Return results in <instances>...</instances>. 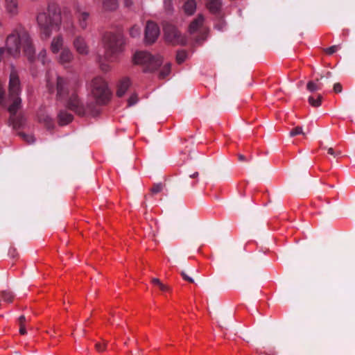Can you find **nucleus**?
I'll return each instance as SVG.
<instances>
[{
    "label": "nucleus",
    "instance_id": "2f4dec72",
    "mask_svg": "<svg viewBox=\"0 0 355 355\" xmlns=\"http://www.w3.org/2000/svg\"><path fill=\"white\" fill-rule=\"evenodd\" d=\"M140 27L135 25L131 28L130 31V34L132 37H137L140 35Z\"/></svg>",
    "mask_w": 355,
    "mask_h": 355
},
{
    "label": "nucleus",
    "instance_id": "c85d7f7f",
    "mask_svg": "<svg viewBox=\"0 0 355 355\" xmlns=\"http://www.w3.org/2000/svg\"><path fill=\"white\" fill-rule=\"evenodd\" d=\"M152 283L155 285H157L159 286V288L162 290V291H168L169 290V287L166 285H164V284H162L160 280L157 278H153L152 279Z\"/></svg>",
    "mask_w": 355,
    "mask_h": 355
},
{
    "label": "nucleus",
    "instance_id": "2eb2a0df",
    "mask_svg": "<svg viewBox=\"0 0 355 355\" xmlns=\"http://www.w3.org/2000/svg\"><path fill=\"white\" fill-rule=\"evenodd\" d=\"M23 47L24 49V53L27 56L28 59L30 61H33L35 59V49L32 44V41L30 37V35L28 34V42H24L23 43Z\"/></svg>",
    "mask_w": 355,
    "mask_h": 355
},
{
    "label": "nucleus",
    "instance_id": "dca6fc26",
    "mask_svg": "<svg viewBox=\"0 0 355 355\" xmlns=\"http://www.w3.org/2000/svg\"><path fill=\"white\" fill-rule=\"evenodd\" d=\"M130 86V79L128 78H122L118 85V89L116 91L117 96L119 97L123 96L125 94Z\"/></svg>",
    "mask_w": 355,
    "mask_h": 355
},
{
    "label": "nucleus",
    "instance_id": "72a5a7b5",
    "mask_svg": "<svg viewBox=\"0 0 355 355\" xmlns=\"http://www.w3.org/2000/svg\"><path fill=\"white\" fill-rule=\"evenodd\" d=\"M162 189H163V186L161 183L155 184L153 185V187L150 189V191L153 194H156V193L162 191Z\"/></svg>",
    "mask_w": 355,
    "mask_h": 355
},
{
    "label": "nucleus",
    "instance_id": "b1692460",
    "mask_svg": "<svg viewBox=\"0 0 355 355\" xmlns=\"http://www.w3.org/2000/svg\"><path fill=\"white\" fill-rule=\"evenodd\" d=\"M170 72H171V64L169 62H167L163 66V67L159 73V77L160 78H164L170 73Z\"/></svg>",
    "mask_w": 355,
    "mask_h": 355
},
{
    "label": "nucleus",
    "instance_id": "a211bd4d",
    "mask_svg": "<svg viewBox=\"0 0 355 355\" xmlns=\"http://www.w3.org/2000/svg\"><path fill=\"white\" fill-rule=\"evenodd\" d=\"M73 119V116L67 112H60L58 114V122L61 125H64L70 123Z\"/></svg>",
    "mask_w": 355,
    "mask_h": 355
},
{
    "label": "nucleus",
    "instance_id": "c03bdc74",
    "mask_svg": "<svg viewBox=\"0 0 355 355\" xmlns=\"http://www.w3.org/2000/svg\"><path fill=\"white\" fill-rule=\"evenodd\" d=\"M165 6H166V8L167 10H172V5H171V3L170 1H166L165 2Z\"/></svg>",
    "mask_w": 355,
    "mask_h": 355
},
{
    "label": "nucleus",
    "instance_id": "473e14b6",
    "mask_svg": "<svg viewBox=\"0 0 355 355\" xmlns=\"http://www.w3.org/2000/svg\"><path fill=\"white\" fill-rule=\"evenodd\" d=\"M340 48H341V46L340 44L334 45V46H331L329 48H327V49H325V51L327 54L331 55L334 53H335L336 51H337L338 50H339Z\"/></svg>",
    "mask_w": 355,
    "mask_h": 355
},
{
    "label": "nucleus",
    "instance_id": "58836bf2",
    "mask_svg": "<svg viewBox=\"0 0 355 355\" xmlns=\"http://www.w3.org/2000/svg\"><path fill=\"white\" fill-rule=\"evenodd\" d=\"M342 90H343L342 85L339 83H337L334 84V91L336 93H340L342 92Z\"/></svg>",
    "mask_w": 355,
    "mask_h": 355
},
{
    "label": "nucleus",
    "instance_id": "6ab92c4d",
    "mask_svg": "<svg viewBox=\"0 0 355 355\" xmlns=\"http://www.w3.org/2000/svg\"><path fill=\"white\" fill-rule=\"evenodd\" d=\"M183 9L184 12L188 15H193L196 9V3L194 0H188L185 2Z\"/></svg>",
    "mask_w": 355,
    "mask_h": 355
},
{
    "label": "nucleus",
    "instance_id": "de8ad7c7",
    "mask_svg": "<svg viewBox=\"0 0 355 355\" xmlns=\"http://www.w3.org/2000/svg\"><path fill=\"white\" fill-rule=\"evenodd\" d=\"M132 4V2L131 1H129V0H125V5L127 6H130Z\"/></svg>",
    "mask_w": 355,
    "mask_h": 355
},
{
    "label": "nucleus",
    "instance_id": "f3484780",
    "mask_svg": "<svg viewBox=\"0 0 355 355\" xmlns=\"http://www.w3.org/2000/svg\"><path fill=\"white\" fill-rule=\"evenodd\" d=\"M89 14L85 11H80L77 15L78 23L79 26L83 29L85 30L88 25Z\"/></svg>",
    "mask_w": 355,
    "mask_h": 355
},
{
    "label": "nucleus",
    "instance_id": "3c124183",
    "mask_svg": "<svg viewBox=\"0 0 355 355\" xmlns=\"http://www.w3.org/2000/svg\"><path fill=\"white\" fill-rule=\"evenodd\" d=\"M32 1H37L38 0H31Z\"/></svg>",
    "mask_w": 355,
    "mask_h": 355
},
{
    "label": "nucleus",
    "instance_id": "a19ab883",
    "mask_svg": "<svg viewBox=\"0 0 355 355\" xmlns=\"http://www.w3.org/2000/svg\"><path fill=\"white\" fill-rule=\"evenodd\" d=\"M19 333H20L21 335H24V334L26 333V328H25V324H19Z\"/></svg>",
    "mask_w": 355,
    "mask_h": 355
},
{
    "label": "nucleus",
    "instance_id": "ea45409f",
    "mask_svg": "<svg viewBox=\"0 0 355 355\" xmlns=\"http://www.w3.org/2000/svg\"><path fill=\"white\" fill-rule=\"evenodd\" d=\"M181 275L182 276L183 279L189 282H191V283H193L194 282V280L193 278L189 277L186 272L184 271H182L181 272Z\"/></svg>",
    "mask_w": 355,
    "mask_h": 355
},
{
    "label": "nucleus",
    "instance_id": "f8f14e48",
    "mask_svg": "<svg viewBox=\"0 0 355 355\" xmlns=\"http://www.w3.org/2000/svg\"><path fill=\"white\" fill-rule=\"evenodd\" d=\"M72 44L74 49L78 54L87 55L89 53V47L84 37L81 35L76 36Z\"/></svg>",
    "mask_w": 355,
    "mask_h": 355
},
{
    "label": "nucleus",
    "instance_id": "cd10ccee",
    "mask_svg": "<svg viewBox=\"0 0 355 355\" xmlns=\"http://www.w3.org/2000/svg\"><path fill=\"white\" fill-rule=\"evenodd\" d=\"M2 297L6 302H11L14 297V295L10 290H6L2 291Z\"/></svg>",
    "mask_w": 355,
    "mask_h": 355
},
{
    "label": "nucleus",
    "instance_id": "7ed1b4c3",
    "mask_svg": "<svg viewBox=\"0 0 355 355\" xmlns=\"http://www.w3.org/2000/svg\"><path fill=\"white\" fill-rule=\"evenodd\" d=\"M102 44L106 59L113 62L123 51L125 42L121 33L106 32L103 35Z\"/></svg>",
    "mask_w": 355,
    "mask_h": 355
},
{
    "label": "nucleus",
    "instance_id": "412c9836",
    "mask_svg": "<svg viewBox=\"0 0 355 355\" xmlns=\"http://www.w3.org/2000/svg\"><path fill=\"white\" fill-rule=\"evenodd\" d=\"M103 6L105 10H114L118 7V3L116 0H103Z\"/></svg>",
    "mask_w": 355,
    "mask_h": 355
},
{
    "label": "nucleus",
    "instance_id": "37998d69",
    "mask_svg": "<svg viewBox=\"0 0 355 355\" xmlns=\"http://www.w3.org/2000/svg\"><path fill=\"white\" fill-rule=\"evenodd\" d=\"M26 319L25 318L24 315H21L19 318V324H24L25 322H26Z\"/></svg>",
    "mask_w": 355,
    "mask_h": 355
},
{
    "label": "nucleus",
    "instance_id": "09e8293b",
    "mask_svg": "<svg viewBox=\"0 0 355 355\" xmlns=\"http://www.w3.org/2000/svg\"><path fill=\"white\" fill-rule=\"evenodd\" d=\"M331 72H327L326 77L327 78H329V77H331Z\"/></svg>",
    "mask_w": 355,
    "mask_h": 355
},
{
    "label": "nucleus",
    "instance_id": "4c0bfd02",
    "mask_svg": "<svg viewBox=\"0 0 355 355\" xmlns=\"http://www.w3.org/2000/svg\"><path fill=\"white\" fill-rule=\"evenodd\" d=\"M327 153L328 154L333 155L334 157H336L340 154V152H335L334 148L331 147L327 148Z\"/></svg>",
    "mask_w": 355,
    "mask_h": 355
},
{
    "label": "nucleus",
    "instance_id": "423d86ee",
    "mask_svg": "<svg viewBox=\"0 0 355 355\" xmlns=\"http://www.w3.org/2000/svg\"><path fill=\"white\" fill-rule=\"evenodd\" d=\"M92 96L98 103H105L110 97V90L105 80L101 76L94 77L89 84Z\"/></svg>",
    "mask_w": 355,
    "mask_h": 355
},
{
    "label": "nucleus",
    "instance_id": "9b49d317",
    "mask_svg": "<svg viewBox=\"0 0 355 355\" xmlns=\"http://www.w3.org/2000/svg\"><path fill=\"white\" fill-rule=\"evenodd\" d=\"M4 9L6 14L11 18L16 17L20 12L19 0H4Z\"/></svg>",
    "mask_w": 355,
    "mask_h": 355
},
{
    "label": "nucleus",
    "instance_id": "4468645a",
    "mask_svg": "<svg viewBox=\"0 0 355 355\" xmlns=\"http://www.w3.org/2000/svg\"><path fill=\"white\" fill-rule=\"evenodd\" d=\"M64 40L62 35H58L55 36L52 39L50 44V50L51 53L53 54H58L65 47L64 46Z\"/></svg>",
    "mask_w": 355,
    "mask_h": 355
},
{
    "label": "nucleus",
    "instance_id": "c756f323",
    "mask_svg": "<svg viewBox=\"0 0 355 355\" xmlns=\"http://www.w3.org/2000/svg\"><path fill=\"white\" fill-rule=\"evenodd\" d=\"M37 58L43 64L48 62L46 50L43 49L38 53Z\"/></svg>",
    "mask_w": 355,
    "mask_h": 355
},
{
    "label": "nucleus",
    "instance_id": "1a4fd4ad",
    "mask_svg": "<svg viewBox=\"0 0 355 355\" xmlns=\"http://www.w3.org/2000/svg\"><path fill=\"white\" fill-rule=\"evenodd\" d=\"M159 35L158 26L153 21H148L145 30V40L148 44L155 42Z\"/></svg>",
    "mask_w": 355,
    "mask_h": 355
},
{
    "label": "nucleus",
    "instance_id": "c9c22d12",
    "mask_svg": "<svg viewBox=\"0 0 355 355\" xmlns=\"http://www.w3.org/2000/svg\"><path fill=\"white\" fill-rule=\"evenodd\" d=\"M107 346V343L105 341L103 342V344L96 343L95 347L98 352H103Z\"/></svg>",
    "mask_w": 355,
    "mask_h": 355
},
{
    "label": "nucleus",
    "instance_id": "7c9ffc66",
    "mask_svg": "<svg viewBox=\"0 0 355 355\" xmlns=\"http://www.w3.org/2000/svg\"><path fill=\"white\" fill-rule=\"evenodd\" d=\"M291 137H295L298 135H304L302 127L297 126L291 130L289 133Z\"/></svg>",
    "mask_w": 355,
    "mask_h": 355
},
{
    "label": "nucleus",
    "instance_id": "49530a36",
    "mask_svg": "<svg viewBox=\"0 0 355 355\" xmlns=\"http://www.w3.org/2000/svg\"><path fill=\"white\" fill-rule=\"evenodd\" d=\"M239 159L241 162H244L245 161V157L243 155H239Z\"/></svg>",
    "mask_w": 355,
    "mask_h": 355
},
{
    "label": "nucleus",
    "instance_id": "f257e3e1",
    "mask_svg": "<svg viewBox=\"0 0 355 355\" xmlns=\"http://www.w3.org/2000/svg\"><path fill=\"white\" fill-rule=\"evenodd\" d=\"M36 19L42 37L47 39L54 31L60 29L62 24L60 8L56 4L50 3L46 10L37 14Z\"/></svg>",
    "mask_w": 355,
    "mask_h": 355
},
{
    "label": "nucleus",
    "instance_id": "4be33fe9",
    "mask_svg": "<svg viewBox=\"0 0 355 355\" xmlns=\"http://www.w3.org/2000/svg\"><path fill=\"white\" fill-rule=\"evenodd\" d=\"M321 84L319 83V79H316L315 81H309L306 85V89L310 92H314L318 89H320Z\"/></svg>",
    "mask_w": 355,
    "mask_h": 355
},
{
    "label": "nucleus",
    "instance_id": "9d476101",
    "mask_svg": "<svg viewBox=\"0 0 355 355\" xmlns=\"http://www.w3.org/2000/svg\"><path fill=\"white\" fill-rule=\"evenodd\" d=\"M73 60V53L67 46L64 47L57 56L58 62L65 68L69 67Z\"/></svg>",
    "mask_w": 355,
    "mask_h": 355
},
{
    "label": "nucleus",
    "instance_id": "20e7f679",
    "mask_svg": "<svg viewBox=\"0 0 355 355\" xmlns=\"http://www.w3.org/2000/svg\"><path fill=\"white\" fill-rule=\"evenodd\" d=\"M28 34L22 26H18L14 28L6 40V49L8 53L14 57L19 55L23 43L28 41Z\"/></svg>",
    "mask_w": 355,
    "mask_h": 355
},
{
    "label": "nucleus",
    "instance_id": "39448f33",
    "mask_svg": "<svg viewBox=\"0 0 355 355\" xmlns=\"http://www.w3.org/2000/svg\"><path fill=\"white\" fill-rule=\"evenodd\" d=\"M21 91V83L17 72L12 69L8 84V101L10 105L8 107V112L15 115L21 106L19 94Z\"/></svg>",
    "mask_w": 355,
    "mask_h": 355
},
{
    "label": "nucleus",
    "instance_id": "f03ea898",
    "mask_svg": "<svg viewBox=\"0 0 355 355\" xmlns=\"http://www.w3.org/2000/svg\"><path fill=\"white\" fill-rule=\"evenodd\" d=\"M56 85L57 98L60 100H67V106L78 114H83L85 110L78 95L74 92H70L67 87V82L60 76H56L51 80H47V87L52 92L54 85Z\"/></svg>",
    "mask_w": 355,
    "mask_h": 355
},
{
    "label": "nucleus",
    "instance_id": "8fccbe9b",
    "mask_svg": "<svg viewBox=\"0 0 355 355\" xmlns=\"http://www.w3.org/2000/svg\"><path fill=\"white\" fill-rule=\"evenodd\" d=\"M143 205H144V207H146V206H147V205H146V202H144V203H143Z\"/></svg>",
    "mask_w": 355,
    "mask_h": 355
},
{
    "label": "nucleus",
    "instance_id": "ddd939ff",
    "mask_svg": "<svg viewBox=\"0 0 355 355\" xmlns=\"http://www.w3.org/2000/svg\"><path fill=\"white\" fill-rule=\"evenodd\" d=\"M204 21L205 17L202 15H198L196 19H194L189 26V32L193 35L197 33H200L204 29Z\"/></svg>",
    "mask_w": 355,
    "mask_h": 355
},
{
    "label": "nucleus",
    "instance_id": "bb28decb",
    "mask_svg": "<svg viewBox=\"0 0 355 355\" xmlns=\"http://www.w3.org/2000/svg\"><path fill=\"white\" fill-rule=\"evenodd\" d=\"M19 137L26 141L28 144H33L35 142V139L34 136L31 134H26L24 132L19 133Z\"/></svg>",
    "mask_w": 355,
    "mask_h": 355
},
{
    "label": "nucleus",
    "instance_id": "6e6552de",
    "mask_svg": "<svg viewBox=\"0 0 355 355\" xmlns=\"http://www.w3.org/2000/svg\"><path fill=\"white\" fill-rule=\"evenodd\" d=\"M164 33L165 40L172 44H184L186 43L185 37L172 24H166L164 26Z\"/></svg>",
    "mask_w": 355,
    "mask_h": 355
},
{
    "label": "nucleus",
    "instance_id": "aec40b11",
    "mask_svg": "<svg viewBox=\"0 0 355 355\" xmlns=\"http://www.w3.org/2000/svg\"><path fill=\"white\" fill-rule=\"evenodd\" d=\"M221 7L220 0H209L207 3V8L211 12H217Z\"/></svg>",
    "mask_w": 355,
    "mask_h": 355
},
{
    "label": "nucleus",
    "instance_id": "e433bc0d",
    "mask_svg": "<svg viewBox=\"0 0 355 355\" xmlns=\"http://www.w3.org/2000/svg\"><path fill=\"white\" fill-rule=\"evenodd\" d=\"M101 69L104 72H107L111 70V67L108 64L101 62L100 63Z\"/></svg>",
    "mask_w": 355,
    "mask_h": 355
},
{
    "label": "nucleus",
    "instance_id": "a18cd8bd",
    "mask_svg": "<svg viewBox=\"0 0 355 355\" xmlns=\"http://www.w3.org/2000/svg\"><path fill=\"white\" fill-rule=\"evenodd\" d=\"M198 172H195L193 173V174L190 175V178H196L198 176Z\"/></svg>",
    "mask_w": 355,
    "mask_h": 355
},
{
    "label": "nucleus",
    "instance_id": "f704fd0d",
    "mask_svg": "<svg viewBox=\"0 0 355 355\" xmlns=\"http://www.w3.org/2000/svg\"><path fill=\"white\" fill-rule=\"evenodd\" d=\"M138 101V97L136 94H132L128 100V105L129 107L135 105Z\"/></svg>",
    "mask_w": 355,
    "mask_h": 355
},
{
    "label": "nucleus",
    "instance_id": "79ce46f5",
    "mask_svg": "<svg viewBox=\"0 0 355 355\" xmlns=\"http://www.w3.org/2000/svg\"><path fill=\"white\" fill-rule=\"evenodd\" d=\"M6 49L4 47H0V62L3 60V55L6 52Z\"/></svg>",
    "mask_w": 355,
    "mask_h": 355
},
{
    "label": "nucleus",
    "instance_id": "0eeeda50",
    "mask_svg": "<svg viewBox=\"0 0 355 355\" xmlns=\"http://www.w3.org/2000/svg\"><path fill=\"white\" fill-rule=\"evenodd\" d=\"M162 60L160 55H153L146 51L137 52L133 57L135 64L146 66L148 71L156 70L162 64Z\"/></svg>",
    "mask_w": 355,
    "mask_h": 355
},
{
    "label": "nucleus",
    "instance_id": "393cba45",
    "mask_svg": "<svg viewBox=\"0 0 355 355\" xmlns=\"http://www.w3.org/2000/svg\"><path fill=\"white\" fill-rule=\"evenodd\" d=\"M308 101L311 105L318 107L321 105L322 96L318 94L316 99H315L313 96H309L308 98Z\"/></svg>",
    "mask_w": 355,
    "mask_h": 355
},
{
    "label": "nucleus",
    "instance_id": "5701e85b",
    "mask_svg": "<svg viewBox=\"0 0 355 355\" xmlns=\"http://www.w3.org/2000/svg\"><path fill=\"white\" fill-rule=\"evenodd\" d=\"M39 121L43 123L48 129H51L53 126L51 118L48 115H43L39 117Z\"/></svg>",
    "mask_w": 355,
    "mask_h": 355
},
{
    "label": "nucleus",
    "instance_id": "a878e982",
    "mask_svg": "<svg viewBox=\"0 0 355 355\" xmlns=\"http://www.w3.org/2000/svg\"><path fill=\"white\" fill-rule=\"evenodd\" d=\"M187 58V53L185 51H179L176 55V61L178 64L184 62Z\"/></svg>",
    "mask_w": 355,
    "mask_h": 355
}]
</instances>
